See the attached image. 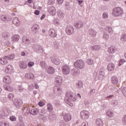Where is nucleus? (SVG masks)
Masks as SVG:
<instances>
[{"label": "nucleus", "instance_id": "nucleus-1", "mask_svg": "<svg viewBox=\"0 0 126 126\" xmlns=\"http://www.w3.org/2000/svg\"><path fill=\"white\" fill-rule=\"evenodd\" d=\"M64 101L66 104L69 105V106L72 107V106H73V104L71 102V101H76V96H75V94L70 91L67 92Z\"/></svg>", "mask_w": 126, "mask_h": 126}, {"label": "nucleus", "instance_id": "nucleus-2", "mask_svg": "<svg viewBox=\"0 0 126 126\" xmlns=\"http://www.w3.org/2000/svg\"><path fill=\"white\" fill-rule=\"evenodd\" d=\"M112 14L116 17L122 16V15L124 14V11H123V9H122V8L117 7L113 9Z\"/></svg>", "mask_w": 126, "mask_h": 126}, {"label": "nucleus", "instance_id": "nucleus-3", "mask_svg": "<svg viewBox=\"0 0 126 126\" xmlns=\"http://www.w3.org/2000/svg\"><path fill=\"white\" fill-rule=\"evenodd\" d=\"M13 103L14 107L16 108V109H20L23 104V101H22V99L21 98H15L13 100Z\"/></svg>", "mask_w": 126, "mask_h": 126}, {"label": "nucleus", "instance_id": "nucleus-4", "mask_svg": "<svg viewBox=\"0 0 126 126\" xmlns=\"http://www.w3.org/2000/svg\"><path fill=\"white\" fill-rule=\"evenodd\" d=\"M32 50L36 52V54H40V53H43L44 49L42 46L38 44H33L32 46Z\"/></svg>", "mask_w": 126, "mask_h": 126}, {"label": "nucleus", "instance_id": "nucleus-5", "mask_svg": "<svg viewBox=\"0 0 126 126\" xmlns=\"http://www.w3.org/2000/svg\"><path fill=\"white\" fill-rule=\"evenodd\" d=\"M74 65L76 67H78V68H80L81 69H82V68H84L85 66L84 61L81 60H77L76 62L74 63Z\"/></svg>", "mask_w": 126, "mask_h": 126}, {"label": "nucleus", "instance_id": "nucleus-6", "mask_svg": "<svg viewBox=\"0 0 126 126\" xmlns=\"http://www.w3.org/2000/svg\"><path fill=\"white\" fill-rule=\"evenodd\" d=\"M105 68L104 67H101L100 69L98 75H96L95 79L96 80H101L104 77V74H105Z\"/></svg>", "mask_w": 126, "mask_h": 126}, {"label": "nucleus", "instance_id": "nucleus-7", "mask_svg": "<svg viewBox=\"0 0 126 126\" xmlns=\"http://www.w3.org/2000/svg\"><path fill=\"white\" fill-rule=\"evenodd\" d=\"M62 117H63V120L65 122H69V121H71V115L69 113H66L65 112H63L62 114Z\"/></svg>", "mask_w": 126, "mask_h": 126}, {"label": "nucleus", "instance_id": "nucleus-8", "mask_svg": "<svg viewBox=\"0 0 126 126\" xmlns=\"http://www.w3.org/2000/svg\"><path fill=\"white\" fill-rule=\"evenodd\" d=\"M0 19L4 22H8V21H11V19H12L11 17L5 15H0Z\"/></svg>", "mask_w": 126, "mask_h": 126}, {"label": "nucleus", "instance_id": "nucleus-9", "mask_svg": "<svg viewBox=\"0 0 126 126\" xmlns=\"http://www.w3.org/2000/svg\"><path fill=\"white\" fill-rule=\"evenodd\" d=\"M62 72L63 74H65V75L69 74V72H70V68L68 65H64L62 67Z\"/></svg>", "mask_w": 126, "mask_h": 126}, {"label": "nucleus", "instance_id": "nucleus-10", "mask_svg": "<svg viewBox=\"0 0 126 126\" xmlns=\"http://www.w3.org/2000/svg\"><path fill=\"white\" fill-rule=\"evenodd\" d=\"M81 118L82 120H87L89 118V112L86 110L81 111L80 113Z\"/></svg>", "mask_w": 126, "mask_h": 126}, {"label": "nucleus", "instance_id": "nucleus-11", "mask_svg": "<svg viewBox=\"0 0 126 126\" xmlns=\"http://www.w3.org/2000/svg\"><path fill=\"white\" fill-rule=\"evenodd\" d=\"M65 31L68 35H72L74 33V30L72 26H67L66 28Z\"/></svg>", "mask_w": 126, "mask_h": 126}, {"label": "nucleus", "instance_id": "nucleus-12", "mask_svg": "<svg viewBox=\"0 0 126 126\" xmlns=\"http://www.w3.org/2000/svg\"><path fill=\"white\" fill-rule=\"evenodd\" d=\"M54 94L57 96H60V95H62L63 93V91H62V89L59 87H55L54 88Z\"/></svg>", "mask_w": 126, "mask_h": 126}, {"label": "nucleus", "instance_id": "nucleus-13", "mask_svg": "<svg viewBox=\"0 0 126 126\" xmlns=\"http://www.w3.org/2000/svg\"><path fill=\"white\" fill-rule=\"evenodd\" d=\"M51 61L53 63L56 64V65H59L60 64V63L61 61H60V59H59V58L56 56H53L51 58Z\"/></svg>", "mask_w": 126, "mask_h": 126}, {"label": "nucleus", "instance_id": "nucleus-14", "mask_svg": "<svg viewBox=\"0 0 126 126\" xmlns=\"http://www.w3.org/2000/svg\"><path fill=\"white\" fill-rule=\"evenodd\" d=\"M71 72L72 75L73 76H77L80 73V70L77 68H74L71 70Z\"/></svg>", "mask_w": 126, "mask_h": 126}, {"label": "nucleus", "instance_id": "nucleus-15", "mask_svg": "<svg viewBox=\"0 0 126 126\" xmlns=\"http://www.w3.org/2000/svg\"><path fill=\"white\" fill-rule=\"evenodd\" d=\"M48 11L51 15H56L57 13V10L56 8L54 6H51L48 8Z\"/></svg>", "mask_w": 126, "mask_h": 126}, {"label": "nucleus", "instance_id": "nucleus-16", "mask_svg": "<svg viewBox=\"0 0 126 126\" xmlns=\"http://www.w3.org/2000/svg\"><path fill=\"white\" fill-rule=\"evenodd\" d=\"M32 31L34 33H37L39 29H40V26L37 24H35L32 27Z\"/></svg>", "mask_w": 126, "mask_h": 126}, {"label": "nucleus", "instance_id": "nucleus-17", "mask_svg": "<svg viewBox=\"0 0 126 126\" xmlns=\"http://www.w3.org/2000/svg\"><path fill=\"white\" fill-rule=\"evenodd\" d=\"M74 26H75L77 29H80L81 27H83V22L81 21L75 22Z\"/></svg>", "mask_w": 126, "mask_h": 126}, {"label": "nucleus", "instance_id": "nucleus-18", "mask_svg": "<svg viewBox=\"0 0 126 126\" xmlns=\"http://www.w3.org/2000/svg\"><path fill=\"white\" fill-rule=\"evenodd\" d=\"M49 35L52 38L57 37V32H56V30H55L54 29H51L49 31Z\"/></svg>", "mask_w": 126, "mask_h": 126}, {"label": "nucleus", "instance_id": "nucleus-19", "mask_svg": "<svg viewBox=\"0 0 126 126\" xmlns=\"http://www.w3.org/2000/svg\"><path fill=\"white\" fill-rule=\"evenodd\" d=\"M19 64L21 69H26V68L28 67L27 63L24 62V61L20 62Z\"/></svg>", "mask_w": 126, "mask_h": 126}, {"label": "nucleus", "instance_id": "nucleus-20", "mask_svg": "<svg viewBox=\"0 0 126 126\" xmlns=\"http://www.w3.org/2000/svg\"><path fill=\"white\" fill-rule=\"evenodd\" d=\"M63 82V77L62 76H58L56 78V80L55 81V84L57 85H60L62 84Z\"/></svg>", "mask_w": 126, "mask_h": 126}, {"label": "nucleus", "instance_id": "nucleus-21", "mask_svg": "<svg viewBox=\"0 0 126 126\" xmlns=\"http://www.w3.org/2000/svg\"><path fill=\"white\" fill-rule=\"evenodd\" d=\"M29 111L31 115H32V116H36V115H38V114H39L40 110L37 108H33L31 109V111L29 110Z\"/></svg>", "mask_w": 126, "mask_h": 126}, {"label": "nucleus", "instance_id": "nucleus-22", "mask_svg": "<svg viewBox=\"0 0 126 126\" xmlns=\"http://www.w3.org/2000/svg\"><path fill=\"white\" fill-rule=\"evenodd\" d=\"M97 33V31L93 29H90L89 30V34H90V36L92 37H96Z\"/></svg>", "mask_w": 126, "mask_h": 126}, {"label": "nucleus", "instance_id": "nucleus-23", "mask_svg": "<svg viewBox=\"0 0 126 126\" xmlns=\"http://www.w3.org/2000/svg\"><path fill=\"white\" fill-rule=\"evenodd\" d=\"M95 125L96 126H103L104 122L101 118H97L95 120Z\"/></svg>", "mask_w": 126, "mask_h": 126}, {"label": "nucleus", "instance_id": "nucleus-24", "mask_svg": "<svg viewBox=\"0 0 126 126\" xmlns=\"http://www.w3.org/2000/svg\"><path fill=\"white\" fill-rule=\"evenodd\" d=\"M3 81L4 83L9 84L11 83V79H10V77H9V76H5L3 78Z\"/></svg>", "mask_w": 126, "mask_h": 126}, {"label": "nucleus", "instance_id": "nucleus-25", "mask_svg": "<svg viewBox=\"0 0 126 126\" xmlns=\"http://www.w3.org/2000/svg\"><path fill=\"white\" fill-rule=\"evenodd\" d=\"M107 69L108 71H113L115 70V64L112 63H110L107 65Z\"/></svg>", "mask_w": 126, "mask_h": 126}, {"label": "nucleus", "instance_id": "nucleus-26", "mask_svg": "<svg viewBox=\"0 0 126 126\" xmlns=\"http://www.w3.org/2000/svg\"><path fill=\"white\" fill-rule=\"evenodd\" d=\"M4 58L8 60V61H12V60H14L15 55L14 53H12L10 55L4 56Z\"/></svg>", "mask_w": 126, "mask_h": 126}, {"label": "nucleus", "instance_id": "nucleus-27", "mask_svg": "<svg viewBox=\"0 0 126 126\" xmlns=\"http://www.w3.org/2000/svg\"><path fill=\"white\" fill-rule=\"evenodd\" d=\"M116 47L114 46H110L108 48L107 51L109 54H115L116 53Z\"/></svg>", "mask_w": 126, "mask_h": 126}, {"label": "nucleus", "instance_id": "nucleus-28", "mask_svg": "<svg viewBox=\"0 0 126 126\" xmlns=\"http://www.w3.org/2000/svg\"><path fill=\"white\" fill-rule=\"evenodd\" d=\"M25 77L26 79H33L34 78V74L32 73H28L25 74Z\"/></svg>", "mask_w": 126, "mask_h": 126}, {"label": "nucleus", "instance_id": "nucleus-29", "mask_svg": "<svg viewBox=\"0 0 126 126\" xmlns=\"http://www.w3.org/2000/svg\"><path fill=\"white\" fill-rule=\"evenodd\" d=\"M4 88L6 91H8L9 92H12L13 91V88L8 85H4Z\"/></svg>", "mask_w": 126, "mask_h": 126}, {"label": "nucleus", "instance_id": "nucleus-30", "mask_svg": "<svg viewBox=\"0 0 126 126\" xmlns=\"http://www.w3.org/2000/svg\"><path fill=\"white\" fill-rule=\"evenodd\" d=\"M22 42L26 45H29L31 43L30 39L25 36L23 37Z\"/></svg>", "mask_w": 126, "mask_h": 126}, {"label": "nucleus", "instance_id": "nucleus-31", "mask_svg": "<svg viewBox=\"0 0 126 126\" xmlns=\"http://www.w3.org/2000/svg\"><path fill=\"white\" fill-rule=\"evenodd\" d=\"M20 38V37L19 35L17 34L14 35L12 38H11V40L12 42H18L19 41V39Z\"/></svg>", "mask_w": 126, "mask_h": 126}, {"label": "nucleus", "instance_id": "nucleus-32", "mask_svg": "<svg viewBox=\"0 0 126 126\" xmlns=\"http://www.w3.org/2000/svg\"><path fill=\"white\" fill-rule=\"evenodd\" d=\"M8 63V61H7L6 58H4V56L3 58H0V64H6Z\"/></svg>", "mask_w": 126, "mask_h": 126}, {"label": "nucleus", "instance_id": "nucleus-33", "mask_svg": "<svg viewBox=\"0 0 126 126\" xmlns=\"http://www.w3.org/2000/svg\"><path fill=\"white\" fill-rule=\"evenodd\" d=\"M6 72L9 73V72H12L13 71V67L11 65H8L7 66L6 69H5Z\"/></svg>", "mask_w": 126, "mask_h": 126}, {"label": "nucleus", "instance_id": "nucleus-34", "mask_svg": "<svg viewBox=\"0 0 126 126\" xmlns=\"http://www.w3.org/2000/svg\"><path fill=\"white\" fill-rule=\"evenodd\" d=\"M90 49L92 51H99V50L101 49V46L99 45H94L93 46H91Z\"/></svg>", "mask_w": 126, "mask_h": 126}, {"label": "nucleus", "instance_id": "nucleus-35", "mask_svg": "<svg viewBox=\"0 0 126 126\" xmlns=\"http://www.w3.org/2000/svg\"><path fill=\"white\" fill-rule=\"evenodd\" d=\"M111 82L113 84H117L119 82V79L116 76L111 77Z\"/></svg>", "mask_w": 126, "mask_h": 126}, {"label": "nucleus", "instance_id": "nucleus-36", "mask_svg": "<svg viewBox=\"0 0 126 126\" xmlns=\"http://www.w3.org/2000/svg\"><path fill=\"white\" fill-rule=\"evenodd\" d=\"M57 14H58V17H59L60 19H63V18L64 17V14L63 13V12L61 10H59L57 12Z\"/></svg>", "mask_w": 126, "mask_h": 126}, {"label": "nucleus", "instance_id": "nucleus-37", "mask_svg": "<svg viewBox=\"0 0 126 126\" xmlns=\"http://www.w3.org/2000/svg\"><path fill=\"white\" fill-rule=\"evenodd\" d=\"M13 23L16 26H18L19 24H20L19 20H18V18L15 17L13 19Z\"/></svg>", "mask_w": 126, "mask_h": 126}, {"label": "nucleus", "instance_id": "nucleus-38", "mask_svg": "<svg viewBox=\"0 0 126 126\" xmlns=\"http://www.w3.org/2000/svg\"><path fill=\"white\" fill-rule=\"evenodd\" d=\"M111 105L112 107H117L119 106V101L117 100H113L111 101Z\"/></svg>", "mask_w": 126, "mask_h": 126}, {"label": "nucleus", "instance_id": "nucleus-39", "mask_svg": "<svg viewBox=\"0 0 126 126\" xmlns=\"http://www.w3.org/2000/svg\"><path fill=\"white\" fill-rule=\"evenodd\" d=\"M86 63L89 65H92L94 63V60L92 59H88L86 60Z\"/></svg>", "mask_w": 126, "mask_h": 126}, {"label": "nucleus", "instance_id": "nucleus-40", "mask_svg": "<svg viewBox=\"0 0 126 126\" xmlns=\"http://www.w3.org/2000/svg\"><path fill=\"white\" fill-rule=\"evenodd\" d=\"M120 40L122 42L125 43L126 42V34L123 33L120 37Z\"/></svg>", "mask_w": 126, "mask_h": 126}, {"label": "nucleus", "instance_id": "nucleus-41", "mask_svg": "<svg viewBox=\"0 0 126 126\" xmlns=\"http://www.w3.org/2000/svg\"><path fill=\"white\" fill-rule=\"evenodd\" d=\"M106 31L108 32L109 34H112L113 32V28L110 26H108L106 28Z\"/></svg>", "mask_w": 126, "mask_h": 126}, {"label": "nucleus", "instance_id": "nucleus-42", "mask_svg": "<svg viewBox=\"0 0 126 126\" xmlns=\"http://www.w3.org/2000/svg\"><path fill=\"white\" fill-rule=\"evenodd\" d=\"M47 72L49 73V74H53L55 72V69L52 67H49L47 69Z\"/></svg>", "mask_w": 126, "mask_h": 126}, {"label": "nucleus", "instance_id": "nucleus-43", "mask_svg": "<svg viewBox=\"0 0 126 126\" xmlns=\"http://www.w3.org/2000/svg\"><path fill=\"white\" fill-rule=\"evenodd\" d=\"M54 108H53V105L51 103L47 104V111L48 112H53Z\"/></svg>", "mask_w": 126, "mask_h": 126}, {"label": "nucleus", "instance_id": "nucleus-44", "mask_svg": "<svg viewBox=\"0 0 126 126\" xmlns=\"http://www.w3.org/2000/svg\"><path fill=\"white\" fill-rule=\"evenodd\" d=\"M40 65L42 68L44 69H47V63H45L44 61L40 62Z\"/></svg>", "mask_w": 126, "mask_h": 126}, {"label": "nucleus", "instance_id": "nucleus-45", "mask_svg": "<svg viewBox=\"0 0 126 126\" xmlns=\"http://www.w3.org/2000/svg\"><path fill=\"white\" fill-rule=\"evenodd\" d=\"M76 87L78 88H82V87H83V83H82V81H78L77 84H76Z\"/></svg>", "mask_w": 126, "mask_h": 126}, {"label": "nucleus", "instance_id": "nucleus-46", "mask_svg": "<svg viewBox=\"0 0 126 126\" xmlns=\"http://www.w3.org/2000/svg\"><path fill=\"white\" fill-rule=\"evenodd\" d=\"M106 115L109 118H112V117H114V113H113V112L111 111H107L106 112Z\"/></svg>", "mask_w": 126, "mask_h": 126}, {"label": "nucleus", "instance_id": "nucleus-47", "mask_svg": "<svg viewBox=\"0 0 126 126\" xmlns=\"http://www.w3.org/2000/svg\"><path fill=\"white\" fill-rule=\"evenodd\" d=\"M103 38L105 41H107L109 39V34L106 32H103Z\"/></svg>", "mask_w": 126, "mask_h": 126}, {"label": "nucleus", "instance_id": "nucleus-48", "mask_svg": "<svg viewBox=\"0 0 126 126\" xmlns=\"http://www.w3.org/2000/svg\"><path fill=\"white\" fill-rule=\"evenodd\" d=\"M8 98L9 100H12L13 102V98H14V94L10 93L8 95Z\"/></svg>", "mask_w": 126, "mask_h": 126}, {"label": "nucleus", "instance_id": "nucleus-49", "mask_svg": "<svg viewBox=\"0 0 126 126\" xmlns=\"http://www.w3.org/2000/svg\"><path fill=\"white\" fill-rule=\"evenodd\" d=\"M9 33L8 32H4L2 34V37L4 38V39H7V38L9 37Z\"/></svg>", "mask_w": 126, "mask_h": 126}, {"label": "nucleus", "instance_id": "nucleus-50", "mask_svg": "<svg viewBox=\"0 0 126 126\" xmlns=\"http://www.w3.org/2000/svg\"><path fill=\"white\" fill-rule=\"evenodd\" d=\"M124 63H126V60H125V59H120V61H119V66H121V65H122V64H123Z\"/></svg>", "mask_w": 126, "mask_h": 126}, {"label": "nucleus", "instance_id": "nucleus-51", "mask_svg": "<svg viewBox=\"0 0 126 126\" xmlns=\"http://www.w3.org/2000/svg\"><path fill=\"white\" fill-rule=\"evenodd\" d=\"M109 17V14H108V13L104 12L102 14V18H104V19H106Z\"/></svg>", "mask_w": 126, "mask_h": 126}, {"label": "nucleus", "instance_id": "nucleus-52", "mask_svg": "<svg viewBox=\"0 0 126 126\" xmlns=\"http://www.w3.org/2000/svg\"><path fill=\"white\" fill-rule=\"evenodd\" d=\"M34 64H35V63L33 62H29L28 63V66L29 67H32V66H34Z\"/></svg>", "mask_w": 126, "mask_h": 126}, {"label": "nucleus", "instance_id": "nucleus-53", "mask_svg": "<svg viewBox=\"0 0 126 126\" xmlns=\"http://www.w3.org/2000/svg\"><path fill=\"white\" fill-rule=\"evenodd\" d=\"M0 126H9V124L4 122H0Z\"/></svg>", "mask_w": 126, "mask_h": 126}, {"label": "nucleus", "instance_id": "nucleus-54", "mask_svg": "<svg viewBox=\"0 0 126 126\" xmlns=\"http://www.w3.org/2000/svg\"><path fill=\"white\" fill-rule=\"evenodd\" d=\"M84 104L86 107H89V106H90V101L88 100L84 101Z\"/></svg>", "mask_w": 126, "mask_h": 126}, {"label": "nucleus", "instance_id": "nucleus-55", "mask_svg": "<svg viewBox=\"0 0 126 126\" xmlns=\"http://www.w3.org/2000/svg\"><path fill=\"white\" fill-rule=\"evenodd\" d=\"M122 122L124 125H126V115H124L122 118Z\"/></svg>", "mask_w": 126, "mask_h": 126}, {"label": "nucleus", "instance_id": "nucleus-56", "mask_svg": "<svg viewBox=\"0 0 126 126\" xmlns=\"http://www.w3.org/2000/svg\"><path fill=\"white\" fill-rule=\"evenodd\" d=\"M122 92L123 95L126 97V87L123 88Z\"/></svg>", "mask_w": 126, "mask_h": 126}, {"label": "nucleus", "instance_id": "nucleus-57", "mask_svg": "<svg viewBox=\"0 0 126 126\" xmlns=\"http://www.w3.org/2000/svg\"><path fill=\"white\" fill-rule=\"evenodd\" d=\"M18 90L19 91V92H23V90H24V88L21 86H19L18 87Z\"/></svg>", "mask_w": 126, "mask_h": 126}, {"label": "nucleus", "instance_id": "nucleus-58", "mask_svg": "<svg viewBox=\"0 0 126 126\" xmlns=\"http://www.w3.org/2000/svg\"><path fill=\"white\" fill-rule=\"evenodd\" d=\"M53 23L55 25H60V24H61V23H60V21H59V20H58V19L54 20Z\"/></svg>", "mask_w": 126, "mask_h": 126}, {"label": "nucleus", "instance_id": "nucleus-59", "mask_svg": "<svg viewBox=\"0 0 126 126\" xmlns=\"http://www.w3.org/2000/svg\"><path fill=\"white\" fill-rule=\"evenodd\" d=\"M48 3L50 5H53V4H55V0H49Z\"/></svg>", "mask_w": 126, "mask_h": 126}, {"label": "nucleus", "instance_id": "nucleus-60", "mask_svg": "<svg viewBox=\"0 0 126 126\" xmlns=\"http://www.w3.org/2000/svg\"><path fill=\"white\" fill-rule=\"evenodd\" d=\"M10 120L11 122H15V121H16V117L14 116H10Z\"/></svg>", "mask_w": 126, "mask_h": 126}, {"label": "nucleus", "instance_id": "nucleus-61", "mask_svg": "<svg viewBox=\"0 0 126 126\" xmlns=\"http://www.w3.org/2000/svg\"><path fill=\"white\" fill-rule=\"evenodd\" d=\"M112 58H113V57L112 56V55H108V56L107 57L106 59H107V61H108V62H110V61H111V60L112 59Z\"/></svg>", "mask_w": 126, "mask_h": 126}, {"label": "nucleus", "instance_id": "nucleus-62", "mask_svg": "<svg viewBox=\"0 0 126 126\" xmlns=\"http://www.w3.org/2000/svg\"><path fill=\"white\" fill-rule=\"evenodd\" d=\"M58 4H62L63 2V0H57Z\"/></svg>", "mask_w": 126, "mask_h": 126}, {"label": "nucleus", "instance_id": "nucleus-63", "mask_svg": "<svg viewBox=\"0 0 126 126\" xmlns=\"http://www.w3.org/2000/svg\"><path fill=\"white\" fill-rule=\"evenodd\" d=\"M80 126H88V123L87 122H84Z\"/></svg>", "mask_w": 126, "mask_h": 126}, {"label": "nucleus", "instance_id": "nucleus-64", "mask_svg": "<svg viewBox=\"0 0 126 126\" xmlns=\"http://www.w3.org/2000/svg\"><path fill=\"white\" fill-rule=\"evenodd\" d=\"M60 126H65V123H63V122L61 121L60 123Z\"/></svg>", "mask_w": 126, "mask_h": 126}]
</instances>
